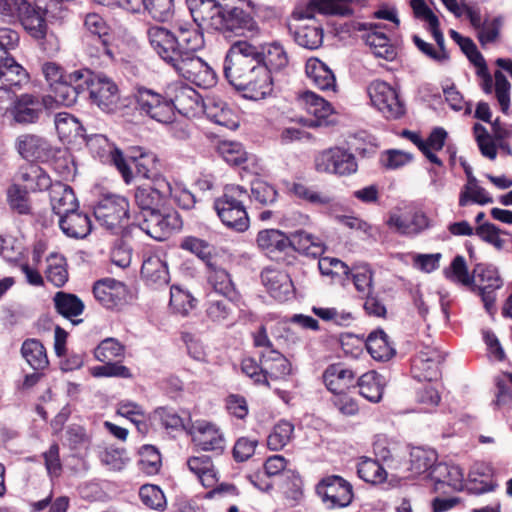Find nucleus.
Returning <instances> with one entry per match:
<instances>
[{
  "instance_id": "1",
  "label": "nucleus",
  "mask_w": 512,
  "mask_h": 512,
  "mask_svg": "<svg viewBox=\"0 0 512 512\" xmlns=\"http://www.w3.org/2000/svg\"><path fill=\"white\" fill-rule=\"evenodd\" d=\"M289 58L279 42L254 45L234 42L224 59V76L231 86L248 100L258 101L273 92L272 73L283 71Z\"/></svg>"
},
{
  "instance_id": "2",
  "label": "nucleus",
  "mask_w": 512,
  "mask_h": 512,
  "mask_svg": "<svg viewBox=\"0 0 512 512\" xmlns=\"http://www.w3.org/2000/svg\"><path fill=\"white\" fill-rule=\"evenodd\" d=\"M149 43L164 61L169 57L184 56V53L196 54L204 46V37L199 28L191 25H179L175 32L161 26H152L147 30Z\"/></svg>"
},
{
  "instance_id": "3",
  "label": "nucleus",
  "mask_w": 512,
  "mask_h": 512,
  "mask_svg": "<svg viewBox=\"0 0 512 512\" xmlns=\"http://www.w3.org/2000/svg\"><path fill=\"white\" fill-rule=\"evenodd\" d=\"M248 191L240 185H227L221 197L214 201L215 211L221 222L237 232L249 227V217L245 207Z\"/></svg>"
},
{
  "instance_id": "4",
  "label": "nucleus",
  "mask_w": 512,
  "mask_h": 512,
  "mask_svg": "<svg viewBox=\"0 0 512 512\" xmlns=\"http://www.w3.org/2000/svg\"><path fill=\"white\" fill-rule=\"evenodd\" d=\"M132 99L135 111L143 118L159 124L174 122L176 114L172 111V100L168 99L166 88L163 92L146 86H137Z\"/></svg>"
},
{
  "instance_id": "5",
  "label": "nucleus",
  "mask_w": 512,
  "mask_h": 512,
  "mask_svg": "<svg viewBox=\"0 0 512 512\" xmlns=\"http://www.w3.org/2000/svg\"><path fill=\"white\" fill-rule=\"evenodd\" d=\"M72 79L83 80L91 102L101 110L110 112L116 108L119 100L118 87L106 75L94 73L89 69H78L73 71Z\"/></svg>"
},
{
  "instance_id": "6",
  "label": "nucleus",
  "mask_w": 512,
  "mask_h": 512,
  "mask_svg": "<svg viewBox=\"0 0 512 512\" xmlns=\"http://www.w3.org/2000/svg\"><path fill=\"white\" fill-rule=\"evenodd\" d=\"M164 62L172 67L179 76L198 87L208 89L217 83V76L213 68L196 54L184 53V56L169 57Z\"/></svg>"
},
{
  "instance_id": "7",
  "label": "nucleus",
  "mask_w": 512,
  "mask_h": 512,
  "mask_svg": "<svg viewBox=\"0 0 512 512\" xmlns=\"http://www.w3.org/2000/svg\"><path fill=\"white\" fill-rule=\"evenodd\" d=\"M19 34L10 28H0V81L21 86L28 81L27 71L10 56L19 45Z\"/></svg>"
},
{
  "instance_id": "8",
  "label": "nucleus",
  "mask_w": 512,
  "mask_h": 512,
  "mask_svg": "<svg viewBox=\"0 0 512 512\" xmlns=\"http://www.w3.org/2000/svg\"><path fill=\"white\" fill-rule=\"evenodd\" d=\"M94 216L101 225L118 233L129 223V202L121 195H106L94 207Z\"/></svg>"
},
{
  "instance_id": "9",
  "label": "nucleus",
  "mask_w": 512,
  "mask_h": 512,
  "mask_svg": "<svg viewBox=\"0 0 512 512\" xmlns=\"http://www.w3.org/2000/svg\"><path fill=\"white\" fill-rule=\"evenodd\" d=\"M84 139H86V145L94 158L99 159L102 163L114 165L126 184L132 181L133 173L122 151L111 143L105 135L93 134L86 136Z\"/></svg>"
},
{
  "instance_id": "10",
  "label": "nucleus",
  "mask_w": 512,
  "mask_h": 512,
  "mask_svg": "<svg viewBox=\"0 0 512 512\" xmlns=\"http://www.w3.org/2000/svg\"><path fill=\"white\" fill-rule=\"evenodd\" d=\"M316 493L329 509L347 507L354 497L352 484L339 475L322 478L316 485Z\"/></svg>"
},
{
  "instance_id": "11",
  "label": "nucleus",
  "mask_w": 512,
  "mask_h": 512,
  "mask_svg": "<svg viewBox=\"0 0 512 512\" xmlns=\"http://www.w3.org/2000/svg\"><path fill=\"white\" fill-rule=\"evenodd\" d=\"M368 94L372 105L386 119L396 120L405 114V104L399 98L396 89L388 83L381 80L373 81L368 87Z\"/></svg>"
},
{
  "instance_id": "12",
  "label": "nucleus",
  "mask_w": 512,
  "mask_h": 512,
  "mask_svg": "<svg viewBox=\"0 0 512 512\" xmlns=\"http://www.w3.org/2000/svg\"><path fill=\"white\" fill-rule=\"evenodd\" d=\"M315 169L321 173L349 176L356 173L358 164L355 156L341 147L323 150L315 157Z\"/></svg>"
},
{
  "instance_id": "13",
  "label": "nucleus",
  "mask_w": 512,
  "mask_h": 512,
  "mask_svg": "<svg viewBox=\"0 0 512 512\" xmlns=\"http://www.w3.org/2000/svg\"><path fill=\"white\" fill-rule=\"evenodd\" d=\"M141 217L142 221L132 225L158 241L165 240L172 231L179 229L182 225L176 212L163 213L160 208L155 209V211L144 212Z\"/></svg>"
},
{
  "instance_id": "14",
  "label": "nucleus",
  "mask_w": 512,
  "mask_h": 512,
  "mask_svg": "<svg viewBox=\"0 0 512 512\" xmlns=\"http://www.w3.org/2000/svg\"><path fill=\"white\" fill-rule=\"evenodd\" d=\"M219 18L215 30L223 33L225 37L244 35L245 32H253L257 28V23L249 12L226 1L222 5Z\"/></svg>"
},
{
  "instance_id": "15",
  "label": "nucleus",
  "mask_w": 512,
  "mask_h": 512,
  "mask_svg": "<svg viewBox=\"0 0 512 512\" xmlns=\"http://www.w3.org/2000/svg\"><path fill=\"white\" fill-rule=\"evenodd\" d=\"M51 2L43 9L39 5L33 6L27 0H14V17H17L24 29L35 39L46 35L45 15L51 13Z\"/></svg>"
},
{
  "instance_id": "16",
  "label": "nucleus",
  "mask_w": 512,
  "mask_h": 512,
  "mask_svg": "<svg viewBox=\"0 0 512 512\" xmlns=\"http://www.w3.org/2000/svg\"><path fill=\"white\" fill-rule=\"evenodd\" d=\"M190 435L198 450L221 455L226 449L224 433L214 423L205 420L196 421L190 429Z\"/></svg>"
},
{
  "instance_id": "17",
  "label": "nucleus",
  "mask_w": 512,
  "mask_h": 512,
  "mask_svg": "<svg viewBox=\"0 0 512 512\" xmlns=\"http://www.w3.org/2000/svg\"><path fill=\"white\" fill-rule=\"evenodd\" d=\"M84 25L88 31L84 36V43L88 47L89 54L96 57L102 55L112 57L109 49V27L103 17L96 13L87 14Z\"/></svg>"
},
{
  "instance_id": "18",
  "label": "nucleus",
  "mask_w": 512,
  "mask_h": 512,
  "mask_svg": "<svg viewBox=\"0 0 512 512\" xmlns=\"http://www.w3.org/2000/svg\"><path fill=\"white\" fill-rule=\"evenodd\" d=\"M168 99L172 100V111L185 116H193L202 109L203 99L191 86L176 81L166 86Z\"/></svg>"
},
{
  "instance_id": "19",
  "label": "nucleus",
  "mask_w": 512,
  "mask_h": 512,
  "mask_svg": "<svg viewBox=\"0 0 512 512\" xmlns=\"http://www.w3.org/2000/svg\"><path fill=\"white\" fill-rule=\"evenodd\" d=\"M386 223L390 229L405 236L419 235L432 226V220L428 215L418 209L393 212Z\"/></svg>"
},
{
  "instance_id": "20",
  "label": "nucleus",
  "mask_w": 512,
  "mask_h": 512,
  "mask_svg": "<svg viewBox=\"0 0 512 512\" xmlns=\"http://www.w3.org/2000/svg\"><path fill=\"white\" fill-rule=\"evenodd\" d=\"M443 356L439 350L425 346L412 360L411 374L418 381L434 382L440 379Z\"/></svg>"
},
{
  "instance_id": "21",
  "label": "nucleus",
  "mask_w": 512,
  "mask_h": 512,
  "mask_svg": "<svg viewBox=\"0 0 512 512\" xmlns=\"http://www.w3.org/2000/svg\"><path fill=\"white\" fill-rule=\"evenodd\" d=\"M428 476L438 493L459 492L465 486L463 470L455 464L437 463Z\"/></svg>"
},
{
  "instance_id": "22",
  "label": "nucleus",
  "mask_w": 512,
  "mask_h": 512,
  "mask_svg": "<svg viewBox=\"0 0 512 512\" xmlns=\"http://www.w3.org/2000/svg\"><path fill=\"white\" fill-rule=\"evenodd\" d=\"M152 183V186H138L135 190L134 198L141 210V215L144 212L155 211V209L161 208L170 189L169 181L164 177H156Z\"/></svg>"
},
{
  "instance_id": "23",
  "label": "nucleus",
  "mask_w": 512,
  "mask_h": 512,
  "mask_svg": "<svg viewBox=\"0 0 512 512\" xmlns=\"http://www.w3.org/2000/svg\"><path fill=\"white\" fill-rule=\"evenodd\" d=\"M44 107H48V98L25 93L16 97L10 115L19 124H33L41 117Z\"/></svg>"
},
{
  "instance_id": "24",
  "label": "nucleus",
  "mask_w": 512,
  "mask_h": 512,
  "mask_svg": "<svg viewBox=\"0 0 512 512\" xmlns=\"http://www.w3.org/2000/svg\"><path fill=\"white\" fill-rule=\"evenodd\" d=\"M358 30H367L363 40L369 46L375 57L386 61H393L397 57V48L391 43L388 36L380 30L378 24H359Z\"/></svg>"
},
{
  "instance_id": "25",
  "label": "nucleus",
  "mask_w": 512,
  "mask_h": 512,
  "mask_svg": "<svg viewBox=\"0 0 512 512\" xmlns=\"http://www.w3.org/2000/svg\"><path fill=\"white\" fill-rule=\"evenodd\" d=\"M261 280L271 297L280 302L287 301L294 296L293 282L285 271L264 269L261 273Z\"/></svg>"
},
{
  "instance_id": "26",
  "label": "nucleus",
  "mask_w": 512,
  "mask_h": 512,
  "mask_svg": "<svg viewBox=\"0 0 512 512\" xmlns=\"http://www.w3.org/2000/svg\"><path fill=\"white\" fill-rule=\"evenodd\" d=\"M299 101L303 109L310 116L306 120L310 127L328 124L327 119L332 115L333 108L327 100L312 91H305L301 94Z\"/></svg>"
},
{
  "instance_id": "27",
  "label": "nucleus",
  "mask_w": 512,
  "mask_h": 512,
  "mask_svg": "<svg viewBox=\"0 0 512 512\" xmlns=\"http://www.w3.org/2000/svg\"><path fill=\"white\" fill-rule=\"evenodd\" d=\"M127 292L126 285L113 278L101 279L93 287L96 300L108 309L121 305L126 299Z\"/></svg>"
},
{
  "instance_id": "28",
  "label": "nucleus",
  "mask_w": 512,
  "mask_h": 512,
  "mask_svg": "<svg viewBox=\"0 0 512 512\" xmlns=\"http://www.w3.org/2000/svg\"><path fill=\"white\" fill-rule=\"evenodd\" d=\"M207 283L211 289L230 301H238L240 294L237 291L230 273L215 262H208Z\"/></svg>"
},
{
  "instance_id": "29",
  "label": "nucleus",
  "mask_w": 512,
  "mask_h": 512,
  "mask_svg": "<svg viewBox=\"0 0 512 512\" xmlns=\"http://www.w3.org/2000/svg\"><path fill=\"white\" fill-rule=\"evenodd\" d=\"M356 376L357 372L343 363H334L325 369L323 380L330 392L339 394L355 387Z\"/></svg>"
},
{
  "instance_id": "30",
  "label": "nucleus",
  "mask_w": 512,
  "mask_h": 512,
  "mask_svg": "<svg viewBox=\"0 0 512 512\" xmlns=\"http://www.w3.org/2000/svg\"><path fill=\"white\" fill-rule=\"evenodd\" d=\"M16 149L27 160H45L52 154L50 143L35 134H22L16 139Z\"/></svg>"
},
{
  "instance_id": "31",
  "label": "nucleus",
  "mask_w": 512,
  "mask_h": 512,
  "mask_svg": "<svg viewBox=\"0 0 512 512\" xmlns=\"http://www.w3.org/2000/svg\"><path fill=\"white\" fill-rule=\"evenodd\" d=\"M262 371L266 379L286 380L292 372V366L289 360L275 349L265 350L260 355Z\"/></svg>"
},
{
  "instance_id": "32",
  "label": "nucleus",
  "mask_w": 512,
  "mask_h": 512,
  "mask_svg": "<svg viewBox=\"0 0 512 512\" xmlns=\"http://www.w3.org/2000/svg\"><path fill=\"white\" fill-rule=\"evenodd\" d=\"M482 78L481 87L486 94H491L495 90V96L501 107V110L506 113L510 105V88L506 76L501 71H496L494 74V82L487 68L485 72H477Z\"/></svg>"
},
{
  "instance_id": "33",
  "label": "nucleus",
  "mask_w": 512,
  "mask_h": 512,
  "mask_svg": "<svg viewBox=\"0 0 512 512\" xmlns=\"http://www.w3.org/2000/svg\"><path fill=\"white\" fill-rule=\"evenodd\" d=\"M72 75L73 71L67 73L65 81L51 87L54 95L44 97L48 98V106H52L53 102L71 106L77 101L78 96L85 91L83 80L74 81Z\"/></svg>"
},
{
  "instance_id": "34",
  "label": "nucleus",
  "mask_w": 512,
  "mask_h": 512,
  "mask_svg": "<svg viewBox=\"0 0 512 512\" xmlns=\"http://www.w3.org/2000/svg\"><path fill=\"white\" fill-rule=\"evenodd\" d=\"M50 204L52 211L59 218L78 208V201L73 189L62 182H55L49 188Z\"/></svg>"
},
{
  "instance_id": "35",
  "label": "nucleus",
  "mask_w": 512,
  "mask_h": 512,
  "mask_svg": "<svg viewBox=\"0 0 512 512\" xmlns=\"http://www.w3.org/2000/svg\"><path fill=\"white\" fill-rule=\"evenodd\" d=\"M201 110H203L206 117L215 124L231 130L238 127L234 111L221 99L208 98L203 102Z\"/></svg>"
},
{
  "instance_id": "36",
  "label": "nucleus",
  "mask_w": 512,
  "mask_h": 512,
  "mask_svg": "<svg viewBox=\"0 0 512 512\" xmlns=\"http://www.w3.org/2000/svg\"><path fill=\"white\" fill-rule=\"evenodd\" d=\"M59 227L61 231L69 238L84 239L92 230V224L89 216L78 211V208L59 218Z\"/></svg>"
},
{
  "instance_id": "37",
  "label": "nucleus",
  "mask_w": 512,
  "mask_h": 512,
  "mask_svg": "<svg viewBox=\"0 0 512 512\" xmlns=\"http://www.w3.org/2000/svg\"><path fill=\"white\" fill-rule=\"evenodd\" d=\"M141 276L153 288L165 286L170 280L167 263L158 255H149L143 260Z\"/></svg>"
},
{
  "instance_id": "38",
  "label": "nucleus",
  "mask_w": 512,
  "mask_h": 512,
  "mask_svg": "<svg viewBox=\"0 0 512 512\" xmlns=\"http://www.w3.org/2000/svg\"><path fill=\"white\" fill-rule=\"evenodd\" d=\"M290 190L297 198L309 202L310 204L323 207L329 213H334L341 207L340 202L336 198L316 191L303 183H293Z\"/></svg>"
},
{
  "instance_id": "39",
  "label": "nucleus",
  "mask_w": 512,
  "mask_h": 512,
  "mask_svg": "<svg viewBox=\"0 0 512 512\" xmlns=\"http://www.w3.org/2000/svg\"><path fill=\"white\" fill-rule=\"evenodd\" d=\"M305 71L313 84L323 91H335L336 78L332 70L318 58H310L306 62Z\"/></svg>"
},
{
  "instance_id": "40",
  "label": "nucleus",
  "mask_w": 512,
  "mask_h": 512,
  "mask_svg": "<svg viewBox=\"0 0 512 512\" xmlns=\"http://www.w3.org/2000/svg\"><path fill=\"white\" fill-rule=\"evenodd\" d=\"M53 302L56 311L64 318L69 319L74 325L82 322L81 319H75L85 309L83 301L77 295L59 291L55 293Z\"/></svg>"
},
{
  "instance_id": "41",
  "label": "nucleus",
  "mask_w": 512,
  "mask_h": 512,
  "mask_svg": "<svg viewBox=\"0 0 512 512\" xmlns=\"http://www.w3.org/2000/svg\"><path fill=\"white\" fill-rule=\"evenodd\" d=\"M359 388V394L372 403H378L383 397L385 379L376 371H369L355 381V387Z\"/></svg>"
},
{
  "instance_id": "42",
  "label": "nucleus",
  "mask_w": 512,
  "mask_h": 512,
  "mask_svg": "<svg viewBox=\"0 0 512 512\" xmlns=\"http://www.w3.org/2000/svg\"><path fill=\"white\" fill-rule=\"evenodd\" d=\"M19 180L24 183L26 191H43L52 186L50 176L38 165L28 164L22 166L18 173Z\"/></svg>"
},
{
  "instance_id": "43",
  "label": "nucleus",
  "mask_w": 512,
  "mask_h": 512,
  "mask_svg": "<svg viewBox=\"0 0 512 512\" xmlns=\"http://www.w3.org/2000/svg\"><path fill=\"white\" fill-rule=\"evenodd\" d=\"M187 466L204 487L211 488L217 483V472L209 456H192L187 460Z\"/></svg>"
},
{
  "instance_id": "44",
  "label": "nucleus",
  "mask_w": 512,
  "mask_h": 512,
  "mask_svg": "<svg viewBox=\"0 0 512 512\" xmlns=\"http://www.w3.org/2000/svg\"><path fill=\"white\" fill-rule=\"evenodd\" d=\"M289 240V247L304 255L316 258L323 253L321 240L304 230L295 231L289 236Z\"/></svg>"
},
{
  "instance_id": "45",
  "label": "nucleus",
  "mask_w": 512,
  "mask_h": 512,
  "mask_svg": "<svg viewBox=\"0 0 512 512\" xmlns=\"http://www.w3.org/2000/svg\"><path fill=\"white\" fill-rule=\"evenodd\" d=\"M366 348L369 354L379 361H387L395 354V349L390 343L388 335L383 330H376L368 335Z\"/></svg>"
},
{
  "instance_id": "46",
  "label": "nucleus",
  "mask_w": 512,
  "mask_h": 512,
  "mask_svg": "<svg viewBox=\"0 0 512 512\" xmlns=\"http://www.w3.org/2000/svg\"><path fill=\"white\" fill-rule=\"evenodd\" d=\"M232 302L225 297L217 299L209 295L205 304L207 318L217 324H232L234 322Z\"/></svg>"
},
{
  "instance_id": "47",
  "label": "nucleus",
  "mask_w": 512,
  "mask_h": 512,
  "mask_svg": "<svg viewBox=\"0 0 512 512\" xmlns=\"http://www.w3.org/2000/svg\"><path fill=\"white\" fill-rule=\"evenodd\" d=\"M437 453L432 449L421 447L413 448L410 452V459L407 469L410 476H419L423 473H430L431 469L436 465Z\"/></svg>"
},
{
  "instance_id": "48",
  "label": "nucleus",
  "mask_w": 512,
  "mask_h": 512,
  "mask_svg": "<svg viewBox=\"0 0 512 512\" xmlns=\"http://www.w3.org/2000/svg\"><path fill=\"white\" fill-rule=\"evenodd\" d=\"M55 128L61 140L71 141L78 137L85 138V130L80 121L68 112H60L55 115Z\"/></svg>"
},
{
  "instance_id": "49",
  "label": "nucleus",
  "mask_w": 512,
  "mask_h": 512,
  "mask_svg": "<svg viewBox=\"0 0 512 512\" xmlns=\"http://www.w3.org/2000/svg\"><path fill=\"white\" fill-rule=\"evenodd\" d=\"M494 202L491 194L479 185L476 178H471L470 183H466L459 194V206L466 207L469 204H478L484 206Z\"/></svg>"
},
{
  "instance_id": "50",
  "label": "nucleus",
  "mask_w": 512,
  "mask_h": 512,
  "mask_svg": "<svg viewBox=\"0 0 512 512\" xmlns=\"http://www.w3.org/2000/svg\"><path fill=\"white\" fill-rule=\"evenodd\" d=\"M323 35L322 27L312 20L310 24H303L297 28L294 39L299 46L315 50L322 46Z\"/></svg>"
},
{
  "instance_id": "51",
  "label": "nucleus",
  "mask_w": 512,
  "mask_h": 512,
  "mask_svg": "<svg viewBox=\"0 0 512 512\" xmlns=\"http://www.w3.org/2000/svg\"><path fill=\"white\" fill-rule=\"evenodd\" d=\"M21 354L34 370H43L49 365L46 349L37 339H27L21 347Z\"/></svg>"
},
{
  "instance_id": "52",
  "label": "nucleus",
  "mask_w": 512,
  "mask_h": 512,
  "mask_svg": "<svg viewBox=\"0 0 512 512\" xmlns=\"http://www.w3.org/2000/svg\"><path fill=\"white\" fill-rule=\"evenodd\" d=\"M358 476L373 485L382 484L387 479V471L378 459L362 457L357 464Z\"/></svg>"
},
{
  "instance_id": "53",
  "label": "nucleus",
  "mask_w": 512,
  "mask_h": 512,
  "mask_svg": "<svg viewBox=\"0 0 512 512\" xmlns=\"http://www.w3.org/2000/svg\"><path fill=\"white\" fill-rule=\"evenodd\" d=\"M330 15H345L349 12L348 0H310L305 12L300 14L302 19H312L313 12Z\"/></svg>"
},
{
  "instance_id": "54",
  "label": "nucleus",
  "mask_w": 512,
  "mask_h": 512,
  "mask_svg": "<svg viewBox=\"0 0 512 512\" xmlns=\"http://www.w3.org/2000/svg\"><path fill=\"white\" fill-rule=\"evenodd\" d=\"M257 245L263 251L267 253H273L275 251H285L289 248V236H286L283 232L277 229H266L262 230L257 235Z\"/></svg>"
},
{
  "instance_id": "55",
  "label": "nucleus",
  "mask_w": 512,
  "mask_h": 512,
  "mask_svg": "<svg viewBox=\"0 0 512 512\" xmlns=\"http://www.w3.org/2000/svg\"><path fill=\"white\" fill-rule=\"evenodd\" d=\"M45 276L55 287H62L68 281L67 262L64 256L50 254L47 258Z\"/></svg>"
},
{
  "instance_id": "56",
  "label": "nucleus",
  "mask_w": 512,
  "mask_h": 512,
  "mask_svg": "<svg viewBox=\"0 0 512 512\" xmlns=\"http://www.w3.org/2000/svg\"><path fill=\"white\" fill-rule=\"evenodd\" d=\"M278 198V191L268 182L256 179L251 183V194L248 199L261 206L273 205Z\"/></svg>"
},
{
  "instance_id": "57",
  "label": "nucleus",
  "mask_w": 512,
  "mask_h": 512,
  "mask_svg": "<svg viewBox=\"0 0 512 512\" xmlns=\"http://www.w3.org/2000/svg\"><path fill=\"white\" fill-rule=\"evenodd\" d=\"M294 426L289 421L278 422L267 438V445L272 451L283 449L292 439Z\"/></svg>"
},
{
  "instance_id": "58",
  "label": "nucleus",
  "mask_w": 512,
  "mask_h": 512,
  "mask_svg": "<svg viewBox=\"0 0 512 512\" xmlns=\"http://www.w3.org/2000/svg\"><path fill=\"white\" fill-rule=\"evenodd\" d=\"M447 135L448 134L445 129L442 127H436L431 131L428 138L424 140L427 149L423 151V154L431 163L439 167L443 165V162L435 152L442 150L445 145Z\"/></svg>"
},
{
  "instance_id": "59",
  "label": "nucleus",
  "mask_w": 512,
  "mask_h": 512,
  "mask_svg": "<svg viewBox=\"0 0 512 512\" xmlns=\"http://www.w3.org/2000/svg\"><path fill=\"white\" fill-rule=\"evenodd\" d=\"M125 353V346L115 338L102 340L95 348L94 356L100 362L122 359Z\"/></svg>"
},
{
  "instance_id": "60",
  "label": "nucleus",
  "mask_w": 512,
  "mask_h": 512,
  "mask_svg": "<svg viewBox=\"0 0 512 512\" xmlns=\"http://www.w3.org/2000/svg\"><path fill=\"white\" fill-rule=\"evenodd\" d=\"M312 312L323 321L332 322L338 326H349L354 321V316L350 311L336 307L314 306Z\"/></svg>"
},
{
  "instance_id": "61",
  "label": "nucleus",
  "mask_w": 512,
  "mask_h": 512,
  "mask_svg": "<svg viewBox=\"0 0 512 512\" xmlns=\"http://www.w3.org/2000/svg\"><path fill=\"white\" fill-rule=\"evenodd\" d=\"M142 10L154 20L164 22L173 15L174 0H143Z\"/></svg>"
},
{
  "instance_id": "62",
  "label": "nucleus",
  "mask_w": 512,
  "mask_h": 512,
  "mask_svg": "<svg viewBox=\"0 0 512 512\" xmlns=\"http://www.w3.org/2000/svg\"><path fill=\"white\" fill-rule=\"evenodd\" d=\"M139 497L143 505L153 510L162 511L167 504L163 491L156 485L141 486Z\"/></svg>"
},
{
  "instance_id": "63",
  "label": "nucleus",
  "mask_w": 512,
  "mask_h": 512,
  "mask_svg": "<svg viewBox=\"0 0 512 512\" xmlns=\"http://www.w3.org/2000/svg\"><path fill=\"white\" fill-rule=\"evenodd\" d=\"M496 400L495 405L499 409H510L512 407V373L505 372L495 380Z\"/></svg>"
},
{
  "instance_id": "64",
  "label": "nucleus",
  "mask_w": 512,
  "mask_h": 512,
  "mask_svg": "<svg viewBox=\"0 0 512 512\" xmlns=\"http://www.w3.org/2000/svg\"><path fill=\"white\" fill-rule=\"evenodd\" d=\"M194 298L178 285L170 288V307L178 314L186 315L193 308Z\"/></svg>"
}]
</instances>
